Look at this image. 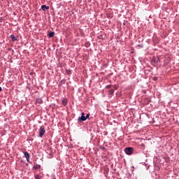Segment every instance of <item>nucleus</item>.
<instances>
[{
	"label": "nucleus",
	"instance_id": "nucleus-9",
	"mask_svg": "<svg viewBox=\"0 0 179 179\" xmlns=\"http://www.w3.org/2000/svg\"><path fill=\"white\" fill-rule=\"evenodd\" d=\"M10 38L12 39V41H17V37L13 36V34H11Z\"/></svg>",
	"mask_w": 179,
	"mask_h": 179
},
{
	"label": "nucleus",
	"instance_id": "nucleus-16",
	"mask_svg": "<svg viewBox=\"0 0 179 179\" xmlns=\"http://www.w3.org/2000/svg\"><path fill=\"white\" fill-rule=\"evenodd\" d=\"M115 88H117V87H116V86H115Z\"/></svg>",
	"mask_w": 179,
	"mask_h": 179
},
{
	"label": "nucleus",
	"instance_id": "nucleus-8",
	"mask_svg": "<svg viewBox=\"0 0 179 179\" xmlns=\"http://www.w3.org/2000/svg\"><path fill=\"white\" fill-rule=\"evenodd\" d=\"M115 92V90H113V88H110V90H109V95L111 96V95H113Z\"/></svg>",
	"mask_w": 179,
	"mask_h": 179
},
{
	"label": "nucleus",
	"instance_id": "nucleus-4",
	"mask_svg": "<svg viewBox=\"0 0 179 179\" xmlns=\"http://www.w3.org/2000/svg\"><path fill=\"white\" fill-rule=\"evenodd\" d=\"M85 120H86V118L85 117V113H84V112H83V113H81V117H78V121L85 122Z\"/></svg>",
	"mask_w": 179,
	"mask_h": 179
},
{
	"label": "nucleus",
	"instance_id": "nucleus-17",
	"mask_svg": "<svg viewBox=\"0 0 179 179\" xmlns=\"http://www.w3.org/2000/svg\"><path fill=\"white\" fill-rule=\"evenodd\" d=\"M117 179H122V178H117Z\"/></svg>",
	"mask_w": 179,
	"mask_h": 179
},
{
	"label": "nucleus",
	"instance_id": "nucleus-11",
	"mask_svg": "<svg viewBox=\"0 0 179 179\" xmlns=\"http://www.w3.org/2000/svg\"><path fill=\"white\" fill-rule=\"evenodd\" d=\"M89 117H90V113H87V115H86L85 120H87V119L89 118Z\"/></svg>",
	"mask_w": 179,
	"mask_h": 179
},
{
	"label": "nucleus",
	"instance_id": "nucleus-5",
	"mask_svg": "<svg viewBox=\"0 0 179 179\" xmlns=\"http://www.w3.org/2000/svg\"><path fill=\"white\" fill-rule=\"evenodd\" d=\"M36 104H43V99L38 98V99L36 100Z\"/></svg>",
	"mask_w": 179,
	"mask_h": 179
},
{
	"label": "nucleus",
	"instance_id": "nucleus-13",
	"mask_svg": "<svg viewBox=\"0 0 179 179\" xmlns=\"http://www.w3.org/2000/svg\"><path fill=\"white\" fill-rule=\"evenodd\" d=\"M106 88H111V85H106Z\"/></svg>",
	"mask_w": 179,
	"mask_h": 179
},
{
	"label": "nucleus",
	"instance_id": "nucleus-15",
	"mask_svg": "<svg viewBox=\"0 0 179 179\" xmlns=\"http://www.w3.org/2000/svg\"><path fill=\"white\" fill-rule=\"evenodd\" d=\"M154 80H157V77H155V78H154Z\"/></svg>",
	"mask_w": 179,
	"mask_h": 179
},
{
	"label": "nucleus",
	"instance_id": "nucleus-3",
	"mask_svg": "<svg viewBox=\"0 0 179 179\" xmlns=\"http://www.w3.org/2000/svg\"><path fill=\"white\" fill-rule=\"evenodd\" d=\"M24 157L27 159V162H30V154H29V152H24Z\"/></svg>",
	"mask_w": 179,
	"mask_h": 179
},
{
	"label": "nucleus",
	"instance_id": "nucleus-7",
	"mask_svg": "<svg viewBox=\"0 0 179 179\" xmlns=\"http://www.w3.org/2000/svg\"><path fill=\"white\" fill-rule=\"evenodd\" d=\"M62 104L63 106H66L68 104V99H63Z\"/></svg>",
	"mask_w": 179,
	"mask_h": 179
},
{
	"label": "nucleus",
	"instance_id": "nucleus-10",
	"mask_svg": "<svg viewBox=\"0 0 179 179\" xmlns=\"http://www.w3.org/2000/svg\"><path fill=\"white\" fill-rule=\"evenodd\" d=\"M55 32H49V37H54Z\"/></svg>",
	"mask_w": 179,
	"mask_h": 179
},
{
	"label": "nucleus",
	"instance_id": "nucleus-2",
	"mask_svg": "<svg viewBox=\"0 0 179 179\" xmlns=\"http://www.w3.org/2000/svg\"><path fill=\"white\" fill-rule=\"evenodd\" d=\"M124 152L127 153L128 155H131L134 152V148L132 147H127L125 148Z\"/></svg>",
	"mask_w": 179,
	"mask_h": 179
},
{
	"label": "nucleus",
	"instance_id": "nucleus-12",
	"mask_svg": "<svg viewBox=\"0 0 179 179\" xmlns=\"http://www.w3.org/2000/svg\"><path fill=\"white\" fill-rule=\"evenodd\" d=\"M36 179H41V178L39 175H36Z\"/></svg>",
	"mask_w": 179,
	"mask_h": 179
},
{
	"label": "nucleus",
	"instance_id": "nucleus-14",
	"mask_svg": "<svg viewBox=\"0 0 179 179\" xmlns=\"http://www.w3.org/2000/svg\"><path fill=\"white\" fill-rule=\"evenodd\" d=\"M2 90V87H0V92H1Z\"/></svg>",
	"mask_w": 179,
	"mask_h": 179
},
{
	"label": "nucleus",
	"instance_id": "nucleus-6",
	"mask_svg": "<svg viewBox=\"0 0 179 179\" xmlns=\"http://www.w3.org/2000/svg\"><path fill=\"white\" fill-rule=\"evenodd\" d=\"M41 9H43V10H47L48 9H49V6L43 5L41 6Z\"/></svg>",
	"mask_w": 179,
	"mask_h": 179
},
{
	"label": "nucleus",
	"instance_id": "nucleus-1",
	"mask_svg": "<svg viewBox=\"0 0 179 179\" xmlns=\"http://www.w3.org/2000/svg\"><path fill=\"white\" fill-rule=\"evenodd\" d=\"M45 134V129L44 127V125H41V127L39 129V136L40 138H43V136Z\"/></svg>",
	"mask_w": 179,
	"mask_h": 179
}]
</instances>
